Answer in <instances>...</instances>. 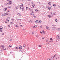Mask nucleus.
<instances>
[{
	"instance_id": "nucleus-15",
	"label": "nucleus",
	"mask_w": 60,
	"mask_h": 60,
	"mask_svg": "<svg viewBox=\"0 0 60 60\" xmlns=\"http://www.w3.org/2000/svg\"><path fill=\"white\" fill-rule=\"evenodd\" d=\"M31 7L32 8H34V6L32 5L31 6Z\"/></svg>"
},
{
	"instance_id": "nucleus-34",
	"label": "nucleus",
	"mask_w": 60,
	"mask_h": 60,
	"mask_svg": "<svg viewBox=\"0 0 60 60\" xmlns=\"http://www.w3.org/2000/svg\"><path fill=\"white\" fill-rule=\"evenodd\" d=\"M55 21L56 22H57V19H56L55 20Z\"/></svg>"
},
{
	"instance_id": "nucleus-27",
	"label": "nucleus",
	"mask_w": 60,
	"mask_h": 60,
	"mask_svg": "<svg viewBox=\"0 0 60 60\" xmlns=\"http://www.w3.org/2000/svg\"><path fill=\"white\" fill-rule=\"evenodd\" d=\"M33 10H31L30 11V12H33Z\"/></svg>"
},
{
	"instance_id": "nucleus-43",
	"label": "nucleus",
	"mask_w": 60,
	"mask_h": 60,
	"mask_svg": "<svg viewBox=\"0 0 60 60\" xmlns=\"http://www.w3.org/2000/svg\"><path fill=\"white\" fill-rule=\"evenodd\" d=\"M9 47L10 48H11V45H9Z\"/></svg>"
},
{
	"instance_id": "nucleus-36",
	"label": "nucleus",
	"mask_w": 60,
	"mask_h": 60,
	"mask_svg": "<svg viewBox=\"0 0 60 60\" xmlns=\"http://www.w3.org/2000/svg\"><path fill=\"white\" fill-rule=\"evenodd\" d=\"M52 26H56V25H52Z\"/></svg>"
},
{
	"instance_id": "nucleus-51",
	"label": "nucleus",
	"mask_w": 60,
	"mask_h": 60,
	"mask_svg": "<svg viewBox=\"0 0 60 60\" xmlns=\"http://www.w3.org/2000/svg\"><path fill=\"white\" fill-rule=\"evenodd\" d=\"M28 1H31V0H28Z\"/></svg>"
},
{
	"instance_id": "nucleus-2",
	"label": "nucleus",
	"mask_w": 60,
	"mask_h": 60,
	"mask_svg": "<svg viewBox=\"0 0 60 60\" xmlns=\"http://www.w3.org/2000/svg\"><path fill=\"white\" fill-rule=\"evenodd\" d=\"M2 29H3V27H0V32H2Z\"/></svg>"
},
{
	"instance_id": "nucleus-33",
	"label": "nucleus",
	"mask_w": 60,
	"mask_h": 60,
	"mask_svg": "<svg viewBox=\"0 0 60 60\" xmlns=\"http://www.w3.org/2000/svg\"><path fill=\"white\" fill-rule=\"evenodd\" d=\"M10 41H12V39H11L10 40Z\"/></svg>"
},
{
	"instance_id": "nucleus-18",
	"label": "nucleus",
	"mask_w": 60,
	"mask_h": 60,
	"mask_svg": "<svg viewBox=\"0 0 60 60\" xmlns=\"http://www.w3.org/2000/svg\"><path fill=\"white\" fill-rule=\"evenodd\" d=\"M57 30L58 31H60V29H59V28H57Z\"/></svg>"
},
{
	"instance_id": "nucleus-60",
	"label": "nucleus",
	"mask_w": 60,
	"mask_h": 60,
	"mask_svg": "<svg viewBox=\"0 0 60 60\" xmlns=\"http://www.w3.org/2000/svg\"><path fill=\"white\" fill-rule=\"evenodd\" d=\"M4 33H3L2 34V35H4Z\"/></svg>"
},
{
	"instance_id": "nucleus-20",
	"label": "nucleus",
	"mask_w": 60,
	"mask_h": 60,
	"mask_svg": "<svg viewBox=\"0 0 60 60\" xmlns=\"http://www.w3.org/2000/svg\"><path fill=\"white\" fill-rule=\"evenodd\" d=\"M29 22H30V23H32V21L31 20H30L28 21Z\"/></svg>"
},
{
	"instance_id": "nucleus-47",
	"label": "nucleus",
	"mask_w": 60,
	"mask_h": 60,
	"mask_svg": "<svg viewBox=\"0 0 60 60\" xmlns=\"http://www.w3.org/2000/svg\"><path fill=\"white\" fill-rule=\"evenodd\" d=\"M19 51L21 52L22 51V50H20V51Z\"/></svg>"
},
{
	"instance_id": "nucleus-40",
	"label": "nucleus",
	"mask_w": 60,
	"mask_h": 60,
	"mask_svg": "<svg viewBox=\"0 0 60 60\" xmlns=\"http://www.w3.org/2000/svg\"><path fill=\"white\" fill-rule=\"evenodd\" d=\"M42 8H44V9H45V7L44 6H43L42 7Z\"/></svg>"
},
{
	"instance_id": "nucleus-31",
	"label": "nucleus",
	"mask_w": 60,
	"mask_h": 60,
	"mask_svg": "<svg viewBox=\"0 0 60 60\" xmlns=\"http://www.w3.org/2000/svg\"><path fill=\"white\" fill-rule=\"evenodd\" d=\"M16 49H19V47H17L16 48Z\"/></svg>"
},
{
	"instance_id": "nucleus-42",
	"label": "nucleus",
	"mask_w": 60,
	"mask_h": 60,
	"mask_svg": "<svg viewBox=\"0 0 60 60\" xmlns=\"http://www.w3.org/2000/svg\"><path fill=\"white\" fill-rule=\"evenodd\" d=\"M13 22H11V24H13Z\"/></svg>"
},
{
	"instance_id": "nucleus-52",
	"label": "nucleus",
	"mask_w": 60,
	"mask_h": 60,
	"mask_svg": "<svg viewBox=\"0 0 60 60\" xmlns=\"http://www.w3.org/2000/svg\"><path fill=\"white\" fill-rule=\"evenodd\" d=\"M53 6H56V4H53Z\"/></svg>"
},
{
	"instance_id": "nucleus-1",
	"label": "nucleus",
	"mask_w": 60,
	"mask_h": 60,
	"mask_svg": "<svg viewBox=\"0 0 60 60\" xmlns=\"http://www.w3.org/2000/svg\"><path fill=\"white\" fill-rule=\"evenodd\" d=\"M56 38L57 39H60V37L59 35H58L56 37Z\"/></svg>"
},
{
	"instance_id": "nucleus-21",
	"label": "nucleus",
	"mask_w": 60,
	"mask_h": 60,
	"mask_svg": "<svg viewBox=\"0 0 60 60\" xmlns=\"http://www.w3.org/2000/svg\"><path fill=\"white\" fill-rule=\"evenodd\" d=\"M3 48H4V46L3 45H2L1 46Z\"/></svg>"
},
{
	"instance_id": "nucleus-53",
	"label": "nucleus",
	"mask_w": 60,
	"mask_h": 60,
	"mask_svg": "<svg viewBox=\"0 0 60 60\" xmlns=\"http://www.w3.org/2000/svg\"><path fill=\"white\" fill-rule=\"evenodd\" d=\"M26 45H24L23 46V47H25V46Z\"/></svg>"
},
{
	"instance_id": "nucleus-38",
	"label": "nucleus",
	"mask_w": 60,
	"mask_h": 60,
	"mask_svg": "<svg viewBox=\"0 0 60 60\" xmlns=\"http://www.w3.org/2000/svg\"><path fill=\"white\" fill-rule=\"evenodd\" d=\"M31 4H34V2H31Z\"/></svg>"
},
{
	"instance_id": "nucleus-37",
	"label": "nucleus",
	"mask_w": 60,
	"mask_h": 60,
	"mask_svg": "<svg viewBox=\"0 0 60 60\" xmlns=\"http://www.w3.org/2000/svg\"><path fill=\"white\" fill-rule=\"evenodd\" d=\"M47 60H51V59H50V58L48 59Z\"/></svg>"
},
{
	"instance_id": "nucleus-39",
	"label": "nucleus",
	"mask_w": 60,
	"mask_h": 60,
	"mask_svg": "<svg viewBox=\"0 0 60 60\" xmlns=\"http://www.w3.org/2000/svg\"><path fill=\"white\" fill-rule=\"evenodd\" d=\"M43 34H45V31H43Z\"/></svg>"
},
{
	"instance_id": "nucleus-50",
	"label": "nucleus",
	"mask_w": 60,
	"mask_h": 60,
	"mask_svg": "<svg viewBox=\"0 0 60 60\" xmlns=\"http://www.w3.org/2000/svg\"><path fill=\"white\" fill-rule=\"evenodd\" d=\"M6 4L7 5V4H8V2H7L6 3Z\"/></svg>"
},
{
	"instance_id": "nucleus-19",
	"label": "nucleus",
	"mask_w": 60,
	"mask_h": 60,
	"mask_svg": "<svg viewBox=\"0 0 60 60\" xmlns=\"http://www.w3.org/2000/svg\"><path fill=\"white\" fill-rule=\"evenodd\" d=\"M15 8L17 9H19V7H16Z\"/></svg>"
},
{
	"instance_id": "nucleus-11",
	"label": "nucleus",
	"mask_w": 60,
	"mask_h": 60,
	"mask_svg": "<svg viewBox=\"0 0 60 60\" xmlns=\"http://www.w3.org/2000/svg\"><path fill=\"white\" fill-rule=\"evenodd\" d=\"M31 15H34V12H32L30 13Z\"/></svg>"
},
{
	"instance_id": "nucleus-12",
	"label": "nucleus",
	"mask_w": 60,
	"mask_h": 60,
	"mask_svg": "<svg viewBox=\"0 0 60 60\" xmlns=\"http://www.w3.org/2000/svg\"><path fill=\"white\" fill-rule=\"evenodd\" d=\"M17 15L18 16H21V14L20 13H18L17 14Z\"/></svg>"
},
{
	"instance_id": "nucleus-35",
	"label": "nucleus",
	"mask_w": 60,
	"mask_h": 60,
	"mask_svg": "<svg viewBox=\"0 0 60 60\" xmlns=\"http://www.w3.org/2000/svg\"><path fill=\"white\" fill-rule=\"evenodd\" d=\"M15 26H16V27H18V25H15Z\"/></svg>"
},
{
	"instance_id": "nucleus-56",
	"label": "nucleus",
	"mask_w": 60,
	"mask_h": 60,
	"mask_svg": "<svg viewBox=\"0 0 60 60\" xmlns=\"http://www.w3.org/2000/svg\"><path fill=\"white\" fill-rule=\"evenodd\" d=\"M8 7H9V8H11V6H8Z\"/></svg>"
},
{
	"instance_id": "nucleus-44",
	"label": "nucleus",
	"mask_w": 60,
	"mask_h": 60,
	"mask_svg": "<svg viewBox=\"0 0 60 60\" xmlns=\"http://www.w3.org/2000/svg\"><path fill=\"white\" fill-rule=\"evenodd\" d=\"M52 29H53V30L54 29H55V28L54 27L52 28Z\"/></svg>"
},
{
	"instance_id": "nucleus-54",
	"label": "nucleus",
	"mask_w": 60,
	"mask_h": 60,
	"mask_svg": "<svg viewBox=\"0 0 60 60\" xmlns=\"http://www.w3.org/2000/svg\"><path fill=\"white\" fill-rule=\"evenodd\" d=\"M4 50H6V49H5V48H4Z\"/></svg>"
},
{
	"instance_id": "nucleus-16",
	"label": "nucleus",
	"mask_w": 60,
	"mask_h": 60,
	"mask_svg": "<svg viewBox=\"0 0 60 60\" xmlns=\"http://www.w3.org/2000/svg\"><path fill=\"white\" fill-rule=\"evenodd\" d=\"M38 47H41V45H39L38 46Z\"/></svg>"
},
{
	"instance_id": "nucleus-58",
	"label": "nucleus",
	"mask_w": 60,
	"mask_h": 60,
	"mask_svg": "<svg viewBox=\"0 0 60 60\" xmlns=\"http://www.w3.org/2000/svg\"><path fill=\"white\" fill-rule=\"evenodd\" d=\"M23 6V5H21L20 6L21 7V6Z\"/></svg>"
},
{
	"instance_id": "nucleus-41",
	"label": "nucleus",
	"mask_w": 60,
	"mask_h": 60,
	"mask_svg": "<svg viewBox=\"0 0 60 60\" xmlns=\"http://www.w3.org/2000/svg\"><path fill=\"white\" fill-rule=\"evenodd\" d=\"M35 11H36L37 12V11H38V10L36 9V10H35Z\"/></svg>"
},
{
	"instance_id": "nucleus-17",
	"label": "nucleus",
	"mask_w": 60,
	"mask_h": 60,
	"mask_svg": "<svg viewBox=\"0 0 60 60\" xmlns=\"http://www.w3.org/2000/svg\"><path fill=\"white\" fill-rule=\"evenodd\" d=\"M48 4L49 5H50V4H51V3L50 2H49L48 3Z\"/></svg>"
},
{
	"instance_id": "nucleus-13",
	"label": "nucleus",
	"mask_w": 60,
	"mask_h": 60,
	"mask_svg": "<svg viewBox=\"0 0 60 60\" xmlns=\"http://www.w3.org/2000/svg\"><path fill=\"white\" fill-rule=\"evenodd\" d=\"M54 58V56H52L51 58V59H52Z\"/></svg>"
},
{
	"instance_id": "nucleus-14",
	"label": "nucleus",
	"mask_w": 60,
	"mask_h": 60,
	"mask_svg": "<svg viewBox=\"0 0 60 60\" xmlns=\"http://www.w3.org/2000/svg\"><path fill=\"white\" fill-rule=\"evenodd\" d=\"M47 16L48 17H49V18H51V16H50V15H47Z\"/></svg>"
},
{
	"instance_id": "nucleus-49",
	"label": "nucleus",
	"mask_w": 60,
	"mask_h": 60,
	"mask_svg": "<svg viewBox=\"0 0 60 60\" xmlns=\"http://www.w3.org/2000/svg\"><path fill=\"white\" fill-rule=\"evenodd\" d=\"M40 27L41 28H42V26L41 25V26H40Z\"/></svg>"
},
{
	"instance_id": "nucleus-9",
	"label": "nucleus",
	"mask_w": 60,
	"mask_h": 60,
	"mask_svg": "<svg viewBox=\"0 0 60 60\" xmlns=\"http://www.w3.org/2000/svg\"><path fill=\"white\" fill-rule=\"evenodd\" d=\"M9 22V20L8 19H7L5 21L6 23H7Z\"/></svg>"
},
{
	"instance_id": "nucleus-45",
	"label": "nucleus",
	"mask_w": 60,
	"mask_h": 60,
	"mask_svg": "<svg viewBox=\"0 0 60 60\" xmlns=\"http://www.w3.org/2000/svg\"><path fill=\"white\" fill-rule=\"evenodd\" d=\"M40 33H41V34H42V31H41L40 32Z\"/></svg>"
},
{
	"instance_id": "nucleus-22",
	"label": "nucleus",
	"mask_w": 60,
	"mask_h": 60,
	"mask_svg": "<svg viewBox=\"0 0 60 60\" xmlns=\"http://www.w3.org/2000/svg\"><path fill=\"white\" fill-rule=\"evenodd\" d=\"M56 54H55V55H54V57H56Z\"/></svg>"
},
{
	"instance_id": "nucleus-26",
	"label": "nucleus",
	"mask_w": 60,
	"mask_h": 60,
	"mask_svg": "<svg viewBox=\"0 0 60 60\" xmlns=\"http://www.w3.org/2000/svg\"><path fill=\"white\" fill-rule=\"evenodd\" d=\"M8 14H9V13H6V15H7V16L8 15Z\"/></svg>"
},
{
	"instance_id": "nucleus-8",
	"label": "nucleus",
	"mask_w": 60,
	"mask_h": 60,
	"mask_svg": "<svg viewBox=\"0 0 60 60\" xmlns=\"http://www.w3.org/2000/svg\"><path fill=\"white\" fill-rule=\"evenodd\" d=\"M19 47L20 49H22V46H19Z\"/></svg>"
},
{
	"instance_id": "nucleus-24",
	"label": "nucleus",
	"mask_w": 60,
	"mask_h": 60,
	"mask_svg": "<svg viewBox=\"0 0 60 60\" xmlns=\"http://www.w3.org/2000/svg\"><path fill=\"white\" fill-rule=\"evenodd\" d=\"M53 6L52 5H51L50 6V7H52Z\"/></svg>"
},
{
	"instance_id": "nucleus-30",
	"label": "nucleus",
	"mask_w": 60,
	"mask_h": 60,
	"mask_svg": "<svg viewBox=\"0 0 60 60\" xmlns=\"http://www.w3.org/2000/svg\"><path fill=\"white\" fill-rule=\"evenodd\" d=\"M38 4H41V3H40V2H38Z\"/></svg>"
},
{
	"instance_id": "nucleus-4",
	"label": "nucleus",
	"mask_w": 60,
	"mask_h": 60,
	"mask_svg": "<svg viewBox=\"0 0 60 60\" xmlns=\"http://www.w3.org/2000/svg\"><path fill=\"white\" fill-rule=\"evenodd\" d=\"M8 5H10V4H11L12 3V2H11V1H9L8 2Z\"/></svg>"
},
{
	"instance_id": "nucleus-23",
	"label": "nucleus",
	"mask_w": 60,
	"mask_h": 60,
	"mask_svg": "<svg viewBox=\"0 0 60 60\" xmlns=\"http://www.w3.org/2000/svg\"><path fill=\"white\" fill-rule=\"evenodd\" d=\"M4 11H6L7 10V8H5L4 9Z\"/></svg>"
},
{
	"instance_id": "nucleus-64",
	"label": "nucleus",
	"mask_w": 60,
	"mask_h": 60,
	"mask_svg": "<svg viewBox=\"0 0 60 60\" xmlns=\"http://www.w3.org/2000/svg\"><path fill=\"white\" fill-rule=\"evenodd\" d=\"M10 11H8V12H10Z\"/></svg>"
},
{
	"instance_id": "nucleus-46",
	"label": "nucleus",
	"mask_w": 60,
	"mask_h": 60,
	"mask_svg": "<svg viewBox=\"0 0 60 60\" xmlns=\"http://www.w3.org/2000/svg\"><path fill=\"white\" fill-rule=\"evenodd\" d=\"M42 39H44V37H42Z\"/></svg>"
},
{
	"instance_id": "nucleus-55",
	"label": "nucleus",
	"mask_w": 60,
	"mask_h": 60,
	"mask_svg": "<svg viewBox=\"0 0 60 60\" xmlns=\"http://www.w3.org/2000/svg\"><path fill=\"white\" fill-rule=\"evenodd\" d=\"M58 41V40H56V41L57 42V41Z\"/></svg>"
},
{
	"instance_id": "nucleus-10",
	"label": "nucleus",
	"mask_w": 60,
	"mask_h": 60,
	"mask_svg": "<svg viewBox=\"0 0 60 60\" xmlns=\"http://www.w3.org/2000/svg\"><path fill=\"white\" fill-rule=\"evenodd\" d=\"M38 22L40 24L42 23V21H41V20L39 21H38Z\"/></svg>"
},
{
	"instance_id": "nucleus-57",
	"label": "nucleus",
	"mask_w": 60,
	"mask_h": 60,
	"mask_svg": "<svg viewBox=\"0 0 60 60\" xmlns=\"http://www.w3.org/2000/svg\"><path fill=\"white\" fill-rule=\"evenodd\" d=\"M32 6H35V5L34 4Z\"/></svg>"
},
{
	"instance_id": "nucleus-7",
	"label": "nucleus",
	"mask_w": 60,
	"mask_h": 60,
	"mask_svg": "<svg viewBox=\"0 0 60 60\" xmlns=\"http://www.w3.org/2000/svg\"><path fill=\"white\" fill-rule=\"evenodd\" d=\"M39 22V21L38 20H36L35 21V23L36 24H37Z\"/></svg>"
},
{
	"instance_id": "nucleus-59",
	"label": "nucleus",
	"mask_w": 60,
	"mask_h": 60,
	"mask_svg": "<svg viewBox=\"0 0 60 60\" xmlns=\"http://www.w3.org/2000/svg\"><path fill=\"white\" fill-rule=\"evenodd\" d=\"M1 7H3V5H1Z\"/></svg>"
},
{
	"instance_id": "nucleus-28",
	"label": "nucleus",
	"mask_w": 60,
	"mask_h": 60,
	"mask_svg": "<svg viewBox=\"0 0 60 60\" xmlns=\"http://www.w3.org/2000/svg\"><path fill=\"white\" fill-rule=\"evenodd\" d=\"M22 8H24V7H20V9H21Z\"/></svg>"
},
{
	"instance_id": "nucleus-6",
	"label": "nucleus",
	"mask_w": 60,
	"mask_h": 60,
	"mask_svg": "<svg viewBox=\"0 0 60 60\" xmlns=\"http://www.w3.org/2000/svg\"><path fill=\"white\" fill-rule=\"evenodd\" d=\"M46 29H47V30H49V27L48 26H46Z\"/></svg>"
},
{
	"instance_id": "nucleus-32",
	"label": "nucleus",
	"mask_w": 60,
	"mask_h": 60,
	"mask_svg": "<svg viewBox=\"0 0 60 60\" xmlns=\"http://www.w3.org/2000/svg\"><path fill=\"white\" fill-rule=\"evenodd\" d=\"M20 19H18V21H20Z\"/></svg>"
},
{
	"instance_id": "nucleus-3",
	"label": "nucleus",
	"mask_w": 60,
	"mask_h": 60,
	"mask_svg": "<svg viewBox=\"0 0 60 60\" xmlns=\"http://www.w3.org/2000/svg\"><path fill=\"white\" fill-rule=\"evenodd\" d=\"M46 8H48V10H50V9H51V8L49 6H47L46 7Z\"/></svg>"
},
{
	"instance_id": "nucleus-63",
	"label": "nucleus",
	"mask_w": 60,
	"mask_h": 60,
	"mask_svg": "<svg viewBox=\"0 0 60 60\" xmlns=\"http://www.w3.org/2000/svg\"><path fill=\"white\" fill-rule=\"evenodd\" d=\"M22 11H24V8H23L22 9Z\"/></svg>"
},
{
	"instance_id": "nucleus-61",
	"label": "nucleus",
	"mask_w": 60,
	"mask_h": 60,
	"mask_svg": "<svg viewBox=\"0 0 60 60\" xmlns=\"http://www.w3.org/2000/svg\"><path fill=\"white\" fill-rule=\"evenodd\" d=\"M34 27H36V25H35Z\"/></svg>"
},
{
	"instance_id": "nucleus-29",
	"label": "nucleus",
	"mask_w": 60,
	"mask_h": 60,
	"mask_svg": "<svg viewBox=\"0 0 60 60\" xmlns=\"http://www.w3.org/2000/svg\"><path fill=\"white\" fill-rule=\"evenodd\" d=\"M11 20L12 21H14V19L13 18H12L11 19Z\"/></svg>"
},
{
	"instance_id": "nucleus-25",
	"label": "nucleus",
	"mask_w": 60,
	"mask_h": 60,
	"mask_svg": "<svg viewBox=\"0 0 60 60\" xmlns=\"http://www.w3.org/2000/svg\"><path fill=\"white\" fill-rule=\"evenodd\" d=\"M4 15L5 16H6V13H4Z\"/></svg>"
},
{
	"instance_id": "nucleus-62",
	"label": "nucleus",
	"mask_w": 60,
	"mask_h": 60,
	"mask_svg": "<svg viewBox=\"0 0 60 60\" xmlns=\"http://www.w3.org/2000/svg\"><path fill=\"white\" fill-rule=\"evenodd\" d=\"M1 51H3V49H1Z\"/></svg>"
},
{
	"instance_id": "nucleus-5",
	"label": "nucleus",
	"mask_w": 60,
	"mask_h": 60,
	"mask_svg": "<svg viewBox=\"0 0 60 60\" xmlns=\"http://www.w3.org/2000/svg\"><path fill=\"white\" fill-rule=\"evenodd\" d=\"M50 40L51 41H49V42H52V41H53V40L52 38H50ZM51 40H52V41H51Z\"/></svg>"
},
{
	"instance_id": "nucleus-48",
	"label": "nucleus",
	"mask_w": 60,
	"mask_h": 60,
	"mask_svg": "<svg viewBox=\"0 0 60 60\" xmlns=\"http://www.w3.org/2000/svg\"><path fill=\"white\" fill-rule=\"evenodd\" d=\"M27 9H28V7H26V10H27Z\"/></svg>"
}]
</instances>
